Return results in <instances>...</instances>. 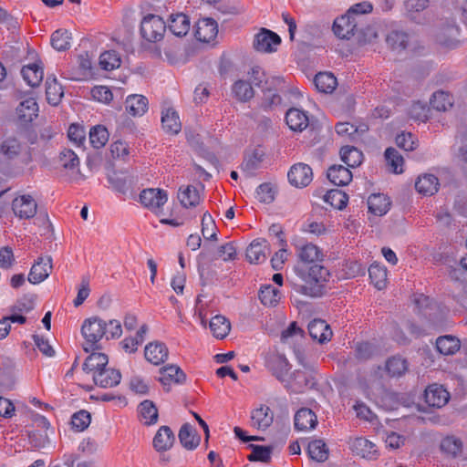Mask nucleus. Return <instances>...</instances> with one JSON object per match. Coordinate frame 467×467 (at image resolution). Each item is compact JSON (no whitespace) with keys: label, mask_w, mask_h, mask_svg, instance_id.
<instances>
[{"label":"nucleus","mask_w":467,"mask_h":467,"mask_svg":"<svg viewBox=\"0 0 467 467\" xmlns=\"http://www.w3.org/2000/svg\"><path fill=\"white\" fill-rule=\"evenodd\" d=\"M296 275L302 279L304 285L298 286L297 291L312 297L322 296L324 287L329 278V271L318 264L309 266H296Z\"/></svg>","instance_id":"1"},{"label":"nucleus","mask_w":467,"mask_h":467,"mask_svg":"<svg viewBox=\"0 0 467 467\" xmlns=\"http://www.w3.org/2000/svg\"><path fill=\"white\" fill-rule=\"evenodd\" d=\"M85 338L83 348L86 352L100 348V340L107 336V322L99 317L87 318L81 327Z\"/></svg>","instance_id":"2"},{"label":"nucleus","mask_w":467,"mask_h":467,"mask_svg":"<svg viewBox=\"0 0 467 467\" xmlns=\"http://www.w3.org/2000/svg\"><path fill=\"white\" fill-rule=\"evenodd\" d=\"M167 25L159 16L148 15L140 22V35L143 39L150 43L161 41L166 32Z\"/></svg>","instance_id":"3"},{"label":"nucleus","mask_w":467,"mask_h":467,"mask_svg":"<svg viewBox=\"0 0 467 467\" xmlns=\"http://www.w3.org/2000/svg\"><path fill=\"white\" fill-rule=\"evenodd\" d=\"M12 210L19 219L27 220L36 215L37 203L31 195L24 194L13 200Z\"/></svg>","instance_id":"4"},{"label":"nucleus","mask_w":467,"mask_h":467,"mask_svg":"<svg viewBox=\"0 0 467 467\" xmlns=\"http://www.w3.org/2000/svg\"><path fill=\"white\" fill-rule=\"evenodd\" d=\"M168 195L164 190L149 188L140 194V202L146 208L158 213L167 202Z\"/></svg>","instance_id":"5"},{"label":"nucleus","mask_w":467,"mask_h":467,"mask_svg":"<svg viewBox=\"0 0 467 467\" xmlns=\"http://www.w3.org/2000/svg\"><path fill=\"white\" fill-rule=\"evenodd\" d=\"M359 26V21L355 16L346 14L334 21L333 31L337 37L349 39L357 34Z\"/></svg>","instance_id":"6"},{"label":"nucleus","mask_w":467,"mask_h":467,"mask_svg":"<svg viewBox=\"0 0 467 467\" xmlns=\"http://www.w3.org/2000/svg\"><path fill=\"white\" fill-rule=\"evenodd\" d=\"M281 43L279 36L268 29L262 28L259 33L254 36L253 46L258 52L271 53L276 49Z\"/></svg>","instance_id":"7"},{"label":"nucleus","mask_w":467,"mask_h":467,"mask_svg":"<svg viewBox=\"0 0 467 467\" xmlns=\"http://www.w3.org/2000/svg\"><path fill=\"white\" fill-rule=\"evenodd\" d=\"M289 182L297 187L307 186L313 180V171L309 165L305 163L294 164L287 173Z\"/></svg>","instance_id":"8"},{"label":"nucleus","mask_w":467,"mask_h":467,"mask_svg":"<svg viewBox=\"0 0 467 467\" xmlns=\"http://www.w3.org/2000/svg\"><path fill=\"white\" fill-rule=\"evenodd\" d=\"M351 451L362 458L374 460L379 456V451L375 443L364 437H357L349 441Z\"/></svg>","instance_id":"9"},{"label":"nucleus","mask_w":467,"mask_h":467,"mask_svg":"<svg viewBox=\"0 0 467 467\" xmlns=\"http://www.w3.org/2000/svg\"><path fill=\"white\" fill-rule=\"evenodd\" d=\"M52 269V260L50 257H39L37 261L32 265L28 281L31 284H39L47 279Z\"/></svg>","instance_id":"10"},{"label":"nucleus","mask_w":467,"mask_h":467,"mask_svg":"<svg viewBox=\"0 0 467 467\" xmlns=\"http://www.w3.org/2000/svg\"><path fill=\"white\" fill-rule=\"evenodd\" d=\"M218 34V25L212 18H202L196 24L195 37L204 43L213 41Z\"/></svg>","instance_id":"11"},{"label":"nucleus","mask_w":467,"mask_h":467,"mask_svg":"<svg viewBox=\"0 0 467 467\" xmlns=\"http://www.w3.org/2000/svg\"><path fill=\"white\" fill-rule=\"evenodd\" d=\"M424 398L429 406L441 408L449 401L450 394L442 386L432 384L425 389Z\"/></svg>","instance_id":"12"},{"label":"nucleus","mask_w":467,"mask_h":467,"mask_svg":"<svg viewBox=\"0 0 467 467\" xmlns=\"http://www.w3.org/2000/svg\"><path fill=\"white\" fill-rule=\"evenodd\" d=\"M269 254L268 242L265 239H255L246 249V258L252 264H261L266 260Z\"/></svg>","instance_id":"13"},{"label":"nucleus","mask_w":467,"mask_h":467,"mask_svg":"<svg viewBox=\"0 0 467 467\" xmlns=\"http://www.w3.org/2000/svg\"><path fill=\"white\" fill-rule=\"evenodd\" d=\"M267 368L279 381H286L290 364L285 356L279 354L272 355L267 360Z\"/></svg>","instance_id":"14"},{"label":"nucleus","mask_w":467,"mask_h":467,"mask_svg":"<svg viewBox=\"0 0 467 467\" xmlns=\"http://www.w3.org/2000/svg\"><path fill=\"white\" fill-rule=\"evenodd\" d=\"M120 372L117 369L107 368V366L93 375L94 383L101 388L115 387L120 382Z\"/></svg>","instance_id":"15"},{"label":"nucleus","mask_w":467,"mask_h":467,"mask_svg":"<svg viewBox=\"0 0 467 467\" xmlns=\"http://www.w3.org/2000/svg\"><path fill=\"white\" fill-rule=\"evenodd\" d=\"M274 420V414L266 405H260L251 412V426L257 430L267 429Z\"/></svg>","instance_id":"16"},{"label":"nucleus","mask_w":467,"mask_h":467,"mask_svg":"<svg viewBox=\"0 0 467 467\" xmlns=\"http://www.w3.org/2000/svg\"><path fill=\"white\" fill-rule=\"evenodd\" d=\"M174 441L175 436L171 428L168 426H161L153 438L152 445L157 451L162 452L169 451L172 447Z\"/></svg>","instance_id":"17"},{"label":"nucleus","mask_w":467,"mask_h":467,"mask_svg":"<svg viewBox=\"0 0 467 467\" xmlns=\"http://www.w3.org/2000/svg\"><path fill=\"white\" fill-rule=\"evenodd\" d=\"M21 150L22 144L16 138L5 139L0 144V164L16 159Z\"/></svg>","instance_id":"18"},{"label":"nucleus","mask_w":467,"mask_h":467,"mask_svg":"<svg viewBox=\"0 0 467 467\" xmlns=\"http://www.w3.org/2000/svg\"><path fill=\"white\" fill-rule=\"evenodd\" d=\"M144 356L149 362L160 365L168 358V348L164 343L151 342L145 347Z\"/></svg>","instance_id":"19"},{"label":"nucleus","mask_w":467,"mask_h":467,"mask_svg":"<svg viewBox=\"0 0 467 467\" xmlns=\"http://www.w3.org/2000/svg\"><path fill=\"white\" fill-rule=\"evenodd\" d=\"M38 112V105L35 99L28 98L20 102L16 108L17 119L21 123L31 122Z\"/></svg>","instance_id":"20"},{"label":"nucleus","mask_w":467,"mask_h":467,"mask_svg":"<svg viewBox=\"0 0 467 467\" xmlns=\"http://www.w3.org/2000/svg\"><path fill=\"white\" fill-rule=\"evenodd\" d=\"M308 332L310 337L319 343L329 341L332 337V330L322 319H314L308 324Z\"/></svg>","instance_id":"21"},{"label":"nucleus","mask_w":467,"mask_h":467,"mask_svg":"<svg viewBox=\"0 0 467 467\" xmlns=\"http://www.w3.org/2000/svg\"><path fill=\"white\" fill-rule=\"evenodd\" d=\"M317 424V415L307 408L298 410L295 415V428L298 431L315 429Z\"/></svg>","instance_id":"22"},{"label":"nucleus","mask_w":467,"mask_h":467,"mask_svg":"<svg viewBox=\"0 0 467 467\" xmlns=\"http://www.w3.org/2000/svg\"><path fill=\"white\" fill-rule=\"evenodd\" d=\"M167 26L174 36H183L189 32L191 23L186 15L179 13L170 16Z\"/></svg>","instance_id":"23"},{"label":"nucleus","mask_w":467,"mask_h":467,"mask_svg":"<svg viewBox=\"0 0 467 467\" xmlns=\"http://www.w3.org/2000/svg\"><path fill=\"white\" fill-rule=\"evenodd\" d=\"M438 178L430 173L422 174L418 177L415 182V189L423 195H433L439 189Z\"/></svg>","instance_id":"24"},{"label":"nucleus","mask_w":467,"mask_h":467,"mask_svg":"<svg viewBox=\"0 0 467 467\" xmlns=\"http://www.w3.org/2000/svg\"><path fill=\"white\" fill-rule=\"evenodd\" d=\"M327 179L335 185L345 186L352 181L351 171L345 166L333 165L327 172Z\"/></svg>","instance_id":"25"},{"label":"nucleus","mask_w":467,"mask_h":467,"mask_svg":"<svg viewBox=\"0 0 467 467\" xmlns=\"http://www.w3.org/2000/svg\"><path fill=\"white\" fill-rule=\"evenodd\" d=\"M178 199L181 204L185 208L196 207L201 202L199 191L192 185L180 187Z\"/></svg>","instance_id":"26"},{"label":"nucleus","mask_w":467,"mask_h":467,"mask_svg":"<svg viewBox=\"0 0 467 467\" xmlns=\"http://www.w3.org/2000/svg\"><path fill=\"white\" fill-rule=\"evenodd\" d=\"M92 353L86 358L83 364V370L87 373H92L103 369L109 363L108 356L104 353L91 350Z\"/></svg>","instance_id":"27"},{"label":"nucleus","mask_w":467,"mask_h":467,"mask_svg":"<svg viewBox=\"0 0 467 467\" xmlns=\"http://www.w3.org/2000/svg\"><path fill=\"white\" fill-rule=\"evenodd\" d=\"M285 121L288 127L296 131H301L308 126V117L306 112L295 108L287 110Z\"/></svg>","instance_id":"28"},{"label":"nucleus","mask_w":467,"mask_h":467,"mask_svg":"<svg viewBox=\"0 0 467 467\" xmlns=\"http://www.w3.org/2000/svg\"><path fill=\"white\" fill-rule=\"evenodd\" d=\"M184 372L177 366L165 367L161 370L160 382L164 386H171V383H182L185 380Z\"/></svg>","instance_id":"29"},{"label":"nucleus","mask_w":467,"mask_h":467,"mask_svg":"<svg viewBox=\"0 0 467 467\" xmlns=\"http://www.w3.org/2000/svg\"><path fill=\"white\" fill-rule=\"evenodd\" d=\"M297 255L301 262L313 265L322 261L324 256L322 251L316 244L311 243L302 245L297 250Z\"/></svg>","instance_id":"30"},{"label":"nucleus","mask_w":467,"mask_h":467,"mask_svg":"<svg viewBox=\"0 0 467 467\" xmlns=\"http://www.w3.org/2000/svg\"><path fill=\"white\" fill-rule=\"evenodd\" d=\"M46 96L47 102L53 106H57L64 96L63 88L55 77L47 78Z\"/></svg>","instance_id":"31"},{"label":"nucleus","mask_w":467,"mask_h":467,"mask_svg":"<svg viewBox=\"0 0 467 467\" xmlns=\"http://www.w3.org/2000/svg\"><path fill=\"white\" fill-rule=\"evenodd\" d=\"M368 206L371 213L382 216L389 210L390 202L384 194H372L368 199Z\"/></svg>","instance_id":"32"},{"label":"nucleus","mask_w":467,"mask_h":467,"mask_svg":"<svg viewBox=\"0 0 467 467\" xmlns=\"http://www.w3.org/2000/svg\"><path fill=\"white\" fill-rule=\"evenodd\" d=\"M126 110L130 115L141 116L148 109V99L142 95H130L126 99Z\"/></svg>","instance_id":"33"},{"label":"nucleus","mask_w":467,"mask_h":467,"mask_svg":"<svg viewBox=\"0 0 467 467\" xmlns=\"http://www.w3.org/2000/svg\"><path fill=\"white\" fill-rule=\"evenodd\" d=\"M161 124L163 130L170 134H177L182 129L178 113L171 108L162 112Z\"/></svg>","instance_id":"34"},{"label":"nucleus","mask_w":467,"mask_h":467,"mask_svg":"<svg viewBox=\"0 0 467 467\" xmlns=\"http://www.w3.org/2000/svg\"><path fill=\"white\" fill-rule=\"evenodd\" d=\"M460 348V340L456 337L451 335L439 337L436 340L437 350L445 356L455 354Z\"/></svg>","instance_id":"35"},{"label":"nucleus","mask_w":467,"mask_h":467,"mask_svg":"<svg viewBox=\"0 0 467 467\" xmlns=\"http://www.w3.org/2000/svg\"><path fill=\"white\" fill-rule=\"evenodd\" d=\"M179 439L182 445L187 450L195 449L200 443V436L195 430L188 423L182 426L179 431Z\"/></svg>","instance_id":"36"},{"label":"nucleus","mask_w":467,"mask_h":467,"mask_svg":"<svg viewBox=\"0 0 467 467\" xmlns=\"http://www.w3.org/2000/svg\"><path fill=\"white\" fill-rule=\"evenodd\" d=\"M317 89L323 93H331L337 85L336 77L329 72H319L314 78Z\"/></svg>","instance_id":"37"},{"label":"nucleus","mask_w":467,"mask_h":467,"mask_svg":"<svg viewBox=\"0 0 467 467\" xmlns=\"http://www.w3.org/2000/svg\"><path fill=\"white\" fill-rule=\"evenodd\" d=\"M21 74L25 81L30 87L38 86L44 77L43 68L37 64H30L24 66L22 67Z\"/></svg>","instance_id":"38"},{"label":"nucleus","mask_w":467,"mask_h":467,"mask_svg":"<svg viewBox=\"0 0 467 467\" xmlns=\"http://www.w3.org/2000/svg\"><path fill=\"white\" fill-rule=\"evenodd\" d=\"M307 453L312 460L323 462L327 460L329 451L323 440H314L308 443Z\"/></svg>","instance_id":"39"},{"label":"nucleus","mask_w":467,"mask_h":467,"mask_svg":"<svg viewBox=\"0 0 467 467\" xmlns=\"http://www.w3.org/2000/svg\"><path fill=\"white\" fill-rule=\"evenodd\" d=\"M138 410L145 425H151L157 422L159 416L158 409L151 400H143L140 403Z\"/></svg>","instance_id":"40"},{"label":"nucleus","mask_w":467,"mask_h":467,"mask_svg":"<svg viewBox=\"0 0 467 467\" xmlns=\"http://www.w3.org/2000/svg\"><path fill=\"white\" fill-rule=\"evenodd\" d=\"M210 328L216 338H224L231 330L230 321L223 316L217 315L210 321Z\"/></svg>","instance_id":"41"},{"label":"nucleus","mask_w":467,"mask_h":467,"mask_svg":"<svg viewBox=\"0 0 467 467\" xmlns=\"http://www.w3.org/2000/svg\"><path fill=\"white\" fill-rule=\"evenodd\" d=\"M342 161L350 168H355L362 163L363 154L355 147L345 146L340 150Z\"/></svg>","instance_id":"42"},{"label":"nucleus","mask_w":467,"mask_h":467,"mask_svg":"<svg viewBox=\"0 0 467 467\" xmlns=\"http://www.w3.org/2000/svg\"><path fill=\"white\" fill-rule=\"evenodd\" d=\"M259 299L263 305L274 306L280 301L281 293L272 285H266L261 287L259 291Z\"/></svg>","instance_id":"43"},{"label":"nucleus","mask_w":467,"mask_h":467,"mask_svg":"<svg viewBox=\"0 0 467 467\" xmlns=\"http://www.w3.org/2000/svg\"><path fill=\"white\" fill-rule=\"evenodd\" d=\"M431 105L438 111H446L453 105V97L444 91L439 90L433 93Z\"/></svg>","instance_id":"44"},{"label":"nucleus","mask_w":467,"mask_h":467,"mask_svg":"<svg viewBox=\"0 0 467 467\" xmlns=\"http://www.w3.org/2000/svg\"><path fill=\"white\" fill-rule=\"evenodd\" d=\"M324 201L332 207L342 210L347 206L348 196L341 190L335 189L327 192L324 196Z\"/></svg>","instance_id":"45"},{"label":"nucleus","mask_w":467,"mask_h":467,"mask_svg":"<svg viewBox=\"0 0 467 467\" xmlns=\"http://www.w3.org/2000/svg\"><path fill=\"white\" fill-rule=\"evenodd\" d=\"M70 33L66 29L56 30L51 36V45L58 51H65L70 47Z\"/></svg>","instance_id":"46"},{"label":"nucleus","mask_w":467,"mask_h":467,"mask_svg":"<svg viewBox=\"0 0 467 467\" xmlns=\"http://www.w3.org/2000/svg\"><path fill=\"white\" fill-rule=\"evenodd\" d=\"M371 282L379 290L383 289L387 284V269L379 265H371L368 268Z\"/></svg>","instance_id":"47"},{"label":"nucleus","mask_w":467,"mask_h":467,"mask_svg":"<svg viewBox=\"0 0 467 467\" xmlns=\"http://www.w3.org/2000/svg\"><path fill=\"white\" fill-rule=\"evenodd\" d=\"M385 159L394 173L399 174L403 172L404 160L397 150L388 148L385 150Z\"/></svg>","instance_id":"48"},{"label":"nucleus","mask_w":467,"mask_h":467,"mask_svg":"<svg viewBox=\"0 0 467 467\" xmlns=\"http://www.w3.org/2000/svg\"><path fill=\"white\" fill-rule=\"evenodd\" d=\"M386 369L390 376L400 377L408 369L407 360L401 357H392L387 360Z\"/></svg>","instance_id":"49"},{"label":"nucleus","mask_w":467,"mask_h":467,"mask_svg":"<svg viewBox=\"0 0 467 467\" xmlns=\"http://www.w3.org/2000/svg\"><path fill=\"white\" fill-rule=\"evenodd\" d=\"M309 380L306 374L301 370H296L290 377V380L285 387L293 392H302L308 385Z\"/></svg>","instance_id":"50"},{"label":"nucleus","mask_w":467,"mask_h":467,"mask_svg":"<svg viewBox=\"0 0 467 467\" xmlns=\"http://www.w3.org/2000/svg\"><path fill=\"white\" fill-rule=\"evenodd\" d=\"M109 140V132L103 126L98 125L93 127L89 131V141L96 149H100Z\"/></svg>","instance_id":"51"},{"label":"nucleus","mask_w":467,"mask_h":467,"mask_svg":"<svg viewBox=\"0 0 467 467\" xmlns=\"http://www.w3.org/2000/svg\"><path fill=\"white\" fill-rule=\"evenodd\" d=\"M249 449L252 450V453L248 455L247 459L250 462H268L271 459V453L273 451V448L270 446H261V445H255V444H250Z\"/></svg>","instance_id":"52"},{"label":"nucleus","mask_w":467,"mask_h":467,"mask_svg":"<svg viewBox=\"0 0 467 467\" xmlns=\"http://www.w3.org/2000/svg\"><path fill=\"white\" fill-rule=\"evenodd\" d=\"M389 47L393 50H403L408 44V35L401 31H391L386 38Z\"/></svg>","instance_id":"53"},{"label":"nucleus","mask_w":467,"mask_h":467,"mask_svg":"<svg viewBox=\"0 0 467 467\" xmlns=\"http://www.w3.org/2000/svg\"><path fill=\"white\" fill-rule=\"evenodd\" d=\"M233 92L240 101H247L254 97V89L250 82L238 80L233 86Z\"/></svg>","instance_id":"54"},{"label":"nucleus","mask_w":467,"mask_h":467,"mask_svg":"<svg viewBox=\"0 0 467 467\" xmlns=\"http://www.w3.org/2000/svg\"><path fill=\"white\" fill-rule=\"evenodd\" d=\"M202 234L206 240H217L216 225L214 220L208 212H205L202 218Z\"/></svg>","instance_id":"55"},{"label":"nucleus","mask_w":467,"mask_h":467,"mask_svg":"<svg viewBox=\"0 0 467 467\" xmlns=\"http://www.w3.org/2000/svg\"><path fill=\"white\" fill-rule=\"evenodd\" d=\"M120 57L116 51H106L99 57V65L105 70H112L120 65Z\"/></svg>","instance_id":"56"},{"label":"nucleus","mask_w":467,"mask_h":467,"mask_svg":"<svg viewBox=\"0 0 467 467\" xmlns=\"http://www.w3.org/2000/svg\"><path fill=\"white\" fill-rule=\"evenodd\" d=\"M264 97L261 107L265 110L275 109L279 106L282 102V99L280 95L276 92H274L270 87H263Z\"/></svg>","instance_id":"57"},{"label":"nucleus","mask_w":467,"mask_h":467,"mask_svg":"<svg viewBox=\"0 0 467 467\" xmlns=\"http://www.w3.org/2000/svg\"><path fill=\"white\" fill-rule=\"evenodd\" d=\"M441 448L443 451L457 456L462 452V441L454 436H448L441 441Z\"/></svg>","instance_id":"58"},{"label":"nucleus","mask_w":467,"mask_h":467,"mask_svg":"<svg viewBox=\"0 0 467 467\" xmlns=\"http://www.w3.org/2000/svg\"><path fill=\"white\" fill-rule=\"evenodd\" d=\"M262 161L263 154L256 150L243 162L242 170L247 176H253Z\"/></svg>","instance_id":"59"},{"label":"nucleus","mask_w":467,"mask_h":467,"mask_svg":"<svg viewBox=\"0 0 467 467\" xmlns=\"http://www.w3.org/2000/svg\"><path fill=\"white\" fill-rule=\"evenodd\" d=\"M90 414L87 410H79L72 415L71 425L77 431H83L90 424Z\"/></svg>","instance_id":"60"},{"label":"nucleus","mask_w":467,"mask_h":467,"mask_svg":"<svg viewBox=\"0 0 467 467\" xmlns=\"http://www.w3.org/2000/svg\"><path fill=\"white\" fill-rule=\"evenodd\" d=\"M59 161L65 169H74L79 165V159L77 154L69 149H64L59 153Z\"/></svg>","instance_id":"61"},{"label":"nucleus","mask_w":467,"mask_h":467,"mask_svg":"<svg viewBox=\"0 0 467 467\" xmlns=\"http://www.w3.org/2000/svg\"><path fill=\"white\" fill-rule=\"evenodd\" d=\"M430 109L423 103L415 102L411 105L409 114L411 119L418 121H426L429 118Z\"/></svg>","instance_id":"62"},{"label":"nucleus","mask_w":467,"mask_h":467,"mask_svg":"<svg viewBox=\"0 0 467 467\" xmlns=\"http://www.w3.org/2000/svg\"><path fill=\"white\" fill-rule=\"evenodd\" d=\"M67 136L70 141L76 146L80 147L85 141L86 131L83 127L71 124L68 128Z\"/></svg>","instance_id":"63"},{"label":"nucleus","mask_w":467,"mask_h":467,"mask_svg":"<svg viewBox=\"0 0 467 467\" xmlns=\"http://www.w3.org/2000/svg\"><path fill=\"white\" fill-rule=\"evenodd\" d=\"M396 144L406 151L413 150L417 147V141L414 136L410 132L399 134L396 137Z\"/></svg>","instance_id":"64"}]
</instances>
